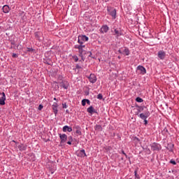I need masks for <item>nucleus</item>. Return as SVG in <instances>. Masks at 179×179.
<instances>
[{
    "label": "nucleus",
    "mask_w": 179,
    "mask_h": 179,
    "mask_svg": "<svg viewBox=\"0 0 179 179\" xmlns=\"http://www.w3.org/2000/svg\"><path fill=\"white\" fill-rule=\"evenodd\" d=\"M135 142L136 143H138L139 142V138L135 137Z\"/></svg>",
    "instance_id": "43"
},
{
    "label": "nucleus",
    "mask_w": 179,
    "mask_h": 179,
    "mask_svg": "<svg viewBox=\"0 0 179 179\" xmlns=\"http://www.w3.org/2000/svg\"><path fill=\"white\" fill-rule=\"evenodd\" d=\"M87 90H88V92H90V88L89 87H86Z\"/></svg>",
    "instance_id": "47"
},
{
    "label": "nucleus",
    "mask_w": 179,
    "mask_h": 179,
    "mask_svg": "<svg viewBox=\"0 0 179 179\" xmlns=\"http://www.w3.org/2000/svg\"><path fill=\"white\" fill-rule=\"evenodd\" d=\"M41 36H43V33L40 31H36L34 33V37L36 40H38V41H41Z\"/></svg>",
    "instance_id": "12"
},
{
    "label": "nucleus",
    "mask_w": 179,
    "mask_h": 179,
    "mask_svg": "<svg viewBox=\"0 0 179 179\" xmlns=\"http://www.w3.org/2000/svg\"><path fill=\"white\" fill-rule=\"evenodd\" d=\"M146 152H147V153H150V150H147Z\"/></svg>",
    "instance_id": "51"
},
{
    "label": "nucleus",
    "mask_w": 179,
    "mask_h": 179,
    "mask_svg": "<svg viewBox=\"0 0 179 179\" xmlns=\"http://www.w3.org/2000/svg\"><path fill=\"white\" fill-rule=\"evenodd\" d=\"M13 142H14L15 143H16V141H15V140H13Z\"/></svg>",
    "instance_id": "55"
},
{
    "label": "nucleus",
    "mask_w": 179,
    "mask_h": 179,
    "mask_svg": "<svg viewBox=\"0 0 179 179\" xmlns=\"http://www.w3.org/2000/svg\"><path fill=\"white\" fill-rule=\"evenodd\" d=\"M78 72H79V70L78 71Z\"/></svg>",
    "instance_id": "58"
},
{
    "label": "nucleus",
    "mask_w": 179,
    "mask_h": 179,
    "mask_svg": "<svg viewBox=\"0 0 179 179\" xmlns=\"http://www.w3.org/2000/svg\"><path fill=\"white\" fill-rule=\"evenodd\" d=\"M107 11L113 19H115L117 17V10L113 7H107Z\"/></svg>",
    "instance_id": "1"
},
{
    "label": "nucleus",
    "mask_w": 179,
    "mask_h": 179,
    "mask_svg": "<svg viewBox=\"0 0 179 179\" xmlns=\"http://www.w3.org/2000/svg\"><path fill=\"white\" fill-rule=\"evenodd\" d=\"M73 59H74L75 62H78V61H79V58L76 55L73 56Z\"/></svg>",
    "instance_id": "31"
},
{
    "label": "nucleus",
    "mask_w": 179,
    "mask_h": 179,
    "mask_svg": "<svg viewBox=\"0 0 179 179\" xmlns=\"http://www.w3.org/2000/svg\"><path fill=\"white\" fill-rule=\"evenodd\" d=\"M170 163H171V164H174V165L177 164V163L176 162V161H174L173 159H171V160L170 161Z\"/></svg>",
    "instance_id": "37"
},
{
    "label": "nucleus",
    "mask_w": 179,
    "mask_h": 179,
    "mask_svg": "<svg viewBox=\"0 0 179 179\" xmlns=\"http://www.w3.org/2000/svg\"><path fill=\"white\" fill-rule=\"evenodd\" d=\"M59 136L60 138V143H65L68 139V136L65 134H59Z\"/></svg>",
    "instance_id": "8"
},
{
    "label": "nucleus",
    "mask_w": 179,
    "mask_h": 179,
    "mask_svg": "<svg viewBox=\"0 0 179 179\" xmlns=\"http://www.w3.org/2000/svg\"><path fill=\"white\" fill-rule=\"evenodd\" d=\"M101 33H107L108 31V26L104 25L101 28Z\"/></svg>",
    "instance_id": "21"
},
{
    "label": "nucleus",
    "mask_w": 179,
    "mask_h": 179,
    "mask_svg": "<svg viewBox=\"0 0 179 179\" xmlns=\"http://www.w3.org/2000/svg\"><path fill=\"white\" fill-rule=\"evenodd\" d=\"M136 73H141V75H145L146 73V69L143 66H138L136 69Z\"/></svg>",
    "instance_id": "6"
},
{
    "label": "nucleus",
    "mask_w": 179,
    "mask_h": 179,
    "mask_svg": "<svg viewBox=\"0 0 179 179\" xmlns=\"http://www.w3.org/2000/svg\"><path fill=\"white\" fill-rule=\"evenodd\" d=\"M85 96H89V94H90V91L87 90H86L85 91Z\"/></svg>",
    "instance_id": "36"
},
{
    "label": "nucleus",
    "mask_w": 179,
    "mask_h": 179,
    "mask_svg": "<svg viewBox=\"0 0 179 179\" xmlns=\"http://www.w3.org/2000/svg\"><path fill=\"white\" fill-rule=\"evenodd\" d=\"M67 144H68V145H72V141H69L67 142Z\"/></svg>",
    "instance_id": "46"
},
{
    "label": "nucleus",
    "mask_w": 179,
    "mask_h": 179,
    "mask_svg": "<svg viewBox=\"0 0 179 179\" xmlns=\"http://www.w3.org/2000/svg\"><path fill=\"white\" fill-rule=\"evenodd\" d=\"M10 10V8H9V6L5 5V6H3V13H9Z\"/></svg>",
    "instance_id": "19"
},
{
    "label": "nucleus",
    "mask_w": 179,
    "mask_h": 179,
    "mask_svg": "<svg viewBox=\"0 0 179 179\" xmlns=\"http://www.w3.org/2000/svg\"><path fill=\"white\" fill-rule=\"evenodd\" d=\"M115 34L117 36V37H120V36H122V33H121V31H120L117 29H115Z\"/></svg>",
    "instance_id": "24"
},
{
    "label": "nucleus",
    "mask_w": 179,
    "mask_h": 179,
    "mask_svg": "<svg viewBox=\"0 0 179 179\" xmlns=\"http://www.w3.org/2000/svg\"><path fill=\"white\" fill-rule=\"evenodd\" d=\"M6 100V96L5 92H0V106H5V101Z\"/></svg>",
    "instance_id": "5"
},
{
    "label": "nucleus",
    "mask_w": 179,
    "mask_h": 179,
    "mask_svg": "<svg viewBox=\"0 0 179 179\" xmlns=\"http://www.w3.org/2000/svg\"><path fill=\"white\" fill-rule=\"evenodd\" d=\"M85 103H87V104H88V106H90V100L85 99Z\"/></svg>",
    "instance_id": "39"
},
{
    "label": "nucleus",
    "mask_w": 179,
    "mask_h": 179,
    "mask_svg": "<svg viewBox=\"0 0 179 179\" xmlns=\"http://www.w3.org/2000/svg\"><path fill=\"white\" fill-rule=\"evenodd\" d=\"M17 148H18L19 150H20V152H23V150H26V149H27V145H26L23 143H21L17 145Z\"/></svg>",
    "instance_id": "17"
},
{
    "label": "nucleus",
    "mask_w": 179,
    "mask_h": 179,
    "mask_svg": "<svg viewBox=\"0 0 179 179\" xmlns=\"http://www.w3.org/2000/svg\"><path fill=\"white\" fill-rule=\"evenodd\" d=\"M88 79L90 82V83H96L97 82V77H96V75L91 73L90 76L88 77Z\"/></svg>",
    "instance_id": "10"
},
{
    "label": "nucleus",
    "mask_w": 179,
    "mask_h": 179,
    "mask_svg": "<svg viewBox=\"0 0 179 179\" xmlns=\"http://www.w3.org/2000/svg\"><path fill=\"white\" fill-rule=\"evenodd\" d=\"M87 54H90V55H88V57H90V58L94 59V57L92 56V52L88 51V52H87Z\"/></svg>",
    "instance_id": "33"
},
{
    "label": "nucleus",
    "mask_w": 179,
    "mask_h": 179,
    "mask_svg": "<svg viewBox=\"0 0 179 179\" xmlns=\"http://www.w3.org/2000/svg\"><path fill=\"white\" fill-rule=\"evenodd\" d=\"M68 139L70 142H72L73 141V137H72V136H70L68 137Z\"/></svg>",
    "instance_id": "35"
},
{
    "label": "nucleus",
    "mask_w": 179,
    "mask_h": 179,
    "mask_svg": "<svg viewBox=\"0 0 179 179\" xmlns=\"http://www.w3.org/2000/svg\"><path fill=\"white\" fill-rule=\"evenodd\" d=\"M86 47V45H83V44H80V45H76L75 46H74V48H85Z\"/></svg>",
    "instance_id": "25"
},
{
    "label": "nucleus",
    "mask_w": 179,
    "mask_h": 179,
    "mask_svg": "<svg viewBox=\"0 0 179 179\" xmlns=\"http://www.w3.org/2000/svg\"><path fill=\"white\" fill-rule=\"evenodd\" d=\"M44 62L45 64H47V65H52V62L50 59H45Z\"/></svg>",
    "instance_id": "26"
},
{
    "label": "nucleus",
    "mask_w": 179,
    "mask_h": 179,
    "mask_svg": "<svg viewBox=\"0 0 179 179\" xmlns=\"http://www.w3.org/2000/svg\"><path fill=\"white\" fill-rule=\"evenodd\" d=\"M158 58H159V59H164V58H166V52H164V50H159L158 52Z\"/></svg>",
    "instance_id": "11"
},
{
    "label": "nucleus",
    "mask_w": 179,
    "mask_h": 179,
    "mask_svg": "<svg viewBox=\"0 0 179 179\" xmlns=\"http://www.w3.org/2000/svg\"><path fill=\"white\" fill-rule=\"evenodd\" d=\"M52 110H53L55 115L58 114V104L56 102H55L52 106Z\"/></svg>",
    "instance_id": "13"
},
{
    "label": "nucleus",
    "mask_w": 179,
    "mask_h": 179,
    "mask_svg": "<svg viewBox=\"0 0 179 179\" xmlns=\"http://www.w3.org/2000/svg\"><path fill=\"white\" fill-rule=\"evenodd\" d=\"M138 117L141 118V120H147L148 117H150V112L146 111L144 113H141Z\"/></svg>",
    "instance_id": "9"
},
{
    "label": "nucleus",
    "mask_w": 179,
    "mask_h": 179,
    "mask_svg": "<svg viewBox=\"0 0 179 179\" xmlns=\"http://www.w3.org/2000/svg\"><path fill=\"white\" fill-rule=\"evenodd\" d=\"M76 48L78 50L80 57H83V55H86L87 52H86V50H85L83 48Z\"/></svg>",
    "instance_id": "14"
},
{
    "label": "nucleus",
    "mask_w": 179,
    "mask_h": 179,
    "mask_svg": "<svg viewBox=\"0 0 179 179\" xmlns=\"http://www.w3.org/2000/svg\"><path fill=\"white\" fill-rule=\"evenodd\" d=\"M51 174H54V171L50 170Z\"/></svg>",
    "instance_id": "49"
},
{
    "label": "nucleus",
    "mask_w": 179,
    "mask_h": 179,
    "mask_svg": "<svg viewBox=\"0 0 179 179\" xmlns=\"http://www.w3.org/2000/svg\"><path fill=\"white\" fill-rule=\"evenodd\" d=\"M54 100H55V101H58V99H57V98H54Z\"/></svg>",
    "instance_id": "52"
},
{
    "label": "nucleus",
    "mask_w": 179,
    "mask_h": 179,
    "mask_svg": "<svg viewBox=\"0 0 179 179\" xmlns=\"http://www.w3.org/2000/svg\"><path fill=\"white\" fill-rule=\"evenodd\" d=\"M43 108H44V106L41 104H40L38 106V110H39V111H41L43 110Z\"/></svg>",
    "instance_id": "34"
},
{
    "label": "nucleus",
    "mask_w": 179,
    "mask_h": 179,
    "mask_svg": "<svg viewBox=\"0 0 179 179\" xmlns=\"http://www.w3.org/2000/svg\"><path fill=\"white\" fill-rule=\"evenodd\" d=\"M81 104H82V106H83V107H85V106H86V99H84L81 101Z\"/></svg>",
    "instance_id": "29"
},
{
    "label": "nucleus",
    "mask_w": 179,
    "mask_h": 179,
    "mask_svg": "<svg viewBox=\"0 0 179 179\" xmlns=\"http://www.w3.org/2000/svg\"><path fill=\"white\" fill-rule=\"evenodd\" d=\"M138 33L139 36H141V31H139V30H138Z\"/></svg>",
    "instance_id": "50"
},
{
    "label": "nucleus",
    "mask_w": 179,
    "mask_h": 179,
    "mask_svg": "<svg viewBox=\"0 0 179 179\" xmlns=\"http://www.w3.org/2000/svg\"><path fill=\"white\" fill-rule=\"evenodd\" d=\"M68 106H66V103H62V108H66Z\"/></svg>",
    "instance_id": "41"
},
{
    "label": "nucleus",
    "mask_w": 179,
    "mask_h": 179,
    "mask_svg": "<svg viewBox=\"0 0 179 179\" xmlns=\"http://www.w3.org/2000/svg\"><path fill=\"white\" fill-rule=\"evenodd\" d=\"M57 87H58V89H59V85H57Z\"/></svg>",
    "instance_id": "57"
},
{
    "label": "nucleus",
    "mask_w": 179,
    "mask_h": 179,
    "mask_svg": "<svg viewBox=\"0 0 179 179\" xmlns=\"http://www.w3.org/2000/svg\"><path fill=\"white\" fill-rule=\"evenodd\" d=\"M135 107L137 108V113L136 115L139 114V113H142L143 111V107L138 106V104H135Z\"/></svg>",
    "instance_id": "22"
},
{
    "label": "nucleus",
    "mask_w": 179,
    "mask_h": 179,
    "mask_svg": "<svg viewBox=\"0 0 179 179\" xmlns=\"http://www.w3.org/2000/svg\"><path fill=\"white\" fill-rule=\"evenodd\" d=\"M10 43H11V45H15V44H16V43H15V41H11Z\"/></svg>",
    "instance_id": "44"
},
{
    "label": "nucleus",
    "mask_w": 179,
    "mask_h": 179,
    "mask_svg": "<svg viewBox=\"0 0 179 179\" xmlns=\"http://www.w3.org/2000/svg\"><path fill=\"white\" fill-rule=\"evenodd\" d=\"M105 1V2H108V0H104Z\"/></svg>",
    "instance_id": "54"
},
{
    "label": "nucleus",
    "mask_w": 179,
    "mask_h": 179,
    "mask_svg": "<svg viewBox=\"0 0 179 179\" xmlns=\"http://www.w3.org/2000/svg\"><path fill=\"white\" fill-rule=\"evenodd\" d=\"M12 57H13V58H17V54L13 53V54L12 55Z\"/></svg>",
    "instance_id": "40"
},
{
    "label": "nucleus",
    "mask_w": 179,
    "mask_h": 179,
    "mask_svg": "<svg viewBox=\"0 0 179 179\" xmlns=\"http://www.w3.org/2000/svg\"><path fill=\"white\" fill-rule=\"evenodd\" d=\"M94 128L95 131H99V132L103 131V127L100 124H96Z\"/></svg>",
    "instance_id": "23"
},
{
    "label": "nucleus",
    "mask_w": 179,
    "mask_h": 179,
    "mask_svg": "<svg viewBox=\"0 0 179 179\" xmlns=\"http://www.w3.org/2000/svg\"><path fill=\"white\" fill-rule=\"evenodd\" d=\"M85 55H83V56H80V57H81V59L83 60V62L85 61Z\"/></svg>",
    "instance_id": "42"
},
{
    "label": "nucleus",
    "mask_w": 179,
    "mask_h": 179,
    "mask_svg": "<svg viewBox=\"0 0 179 179\" xmlns=\"http://www.w3.org/2000/svg\"><path fill=\"white\" fill-rule=\"evenodd\" d=\"M60 87H62L65 90H68V87H69V83L66 80H62L58 83Z\"/></svg>",
    "instance_id": "3"
},
{
    "label": "nucleus",
    "mask_w": 179,
    "mask_h": 179,
    "mask_svg": "<svg viewBox=\"0 0 179 179\" xmlns=\"http://www.w3.org/2000/svg\"><path fill=\"white\" fill-rule=\"evenodd\" d=\"M78 156H80V157H86L87 155H86L85 150H81L79 152Z\"/></svg>",
    "instance_id": "20"
},
{
    "label": "nucleus",
    "mask_w": 179,
    "mask_h": 179,
    "mask_svg": "<svg viewBox=\"0 0 179 179\" xmlns=\"http://www.w3.org/2000/svg\"><path fill=\"white\" fill-rule=\"evenodd\" d=\"M27 50L28 52H33V51H34V49H33V48H27Z\"/></svg>",
    "instance_id": "30"
},
{
    "label": "nucleus",
    "mask_w": 179,
    "mask_h": 179,
    "mask_svg": "<svg viewBox=\"0 0 179 179\" xmlns=\"http://www.w3.org/2000/svg\"><path fill=\"white\" fill-rule=\"evenodd\" d=\"M76 69L79 70V69H83L82 66H79V64H76V69L75 71H76Z\"/></svg>",
    "instance_id": "32"
},
{
    "label": "nucleus",
    "mask_w": 179,
    "mask_h": 179,
    "mask_svg": "<svg viewBox=\"0 0 179 179\" xmlns=\"http://www.w3.org/2000/svg\"><path fill=\"white\" fill-rule=\"evenodd\" d=\"M143 120H144V125H148V120L146 119Z\"/></svg>",
    "instance_id": "45"
},
{
    "label": "nucleus",
    "mask_w": 179,
    "mask_h": 179,
    "mask_svg": "<svg viewBox=\"0 0 179 179\" xmlns=\"http://www.w3.org/2000/svg\"><path fill=\"white\" fill-rule=\"evenodd\" d=\"M73 129L76 131L77 135H82V127H80V126L75 124Z\"/></svg>",
    "instance_id": "7"
},
{
    "label": "nucleus",
    "mask_w": 179,
    "mask_h": 179,
    "mask_svg": "<svg viewBox=\"0 0 179 179\" xmlns=\"http://www.w3.org/2000/svg\"><path fill=\"white\" fill-rule=\"evenodd\" d=\"M62 131H63V132H66V131L72 132V127L66 125V126L63 127Z\"/></svg>",
    "instance_id": "18"
},
{
    "label": "nucleus",
    "mask_w": 179,
    "mask_h": 179,
    "mask_svg": "<svg viewBox=\"0 0 179 179\" xmlns=\"http://www.w3.org/2000/svg\"><path fill=\"white\" fill-rule=\"evenodd\" d=\"M87 111L90 114H97V110H96L92 106L87 109Z\"/></svg>",
    "instance_id": "16"
},
{
    "label": "nucleus",
    "mask_w": 179,
    "mask_h": 179,
    "mask_svg": "<svg viewBox=\"0 0 179 179\" xmlns=\"http://www.w3.org/2000/svg\"><path fill=\"white\" fill-rule=\"evenodd\" d=\"M151 150H153L154 152L162 150V145L159 143H154L151 145Z\"/></svg>",
    "instance_id": "4"
},
{
    "label": "nucleus",
    "mask_w": 179,
    "mask_h": 179,
    "mask_svg": "<svg viewBox=\"0 0 179 179\" xmlns=\"http://www.w3.org/2000/svg\"><path fill=\"white\" fill-rule=\"evenodd\" d=\"M122 153L124 155V156H127V154H125V152H124V150H122Z\"/></svg>",
    "instance_id": "48"
},
{
    "label": "nucleus",
    "mask_w": 179,
    "mask_h": 179,
    "mask_svg": "<svg viewBox=\"0 0 179 179\" xmlns=\"http://www.w3.org/2000/svg\"><path fill=\"white\" fill-rule=\"evenodd\" d=\"M78 38V44H84L85 41H89V37H87L86 35H79Z\"/></svg>",
    "instance_id": "2"
},
{
    "label": "nucleus",
    "mask_w": 179,
    "mask_h": 179,
    "mask_svg": "<svg viewBox=\"0 0 179 179\" xmlns=\"http://www.w3.org/2000/svg\"><path fill=\"white\" fill-rule=\"evenodd\" d=\"M135 178H137V179L141 178V176H139V175H138V173H136V172H135Z\"/></svg>",
    "instance_id": "38"
},
{
    "label": "nucleus",
    "mask_w": 179,
    "mask_h": 179,
    "mask_svg": "<svg viewBox=\"0 0 179 179\" xmlns=\"http://www.w3.org/2000/svg\"><path fill=\"white\" fill-rule=\"evenodd\" d=\"M97 99H98L99 100H103V94H99L97 95Z\"/></svg>",
    "instance_id": "28"
},
{
    "label": "nucleus",
    "mask_w": 179,
    "mask_h": 179,
    "mask_svg": "<svg viewBox=\"0 0 179 179\" xmlns=\"http://www.w3.org/2000/svg\"><path fill=\"white\" fill-rule=\"evenodd\" d=\"M66 113H69V110H66Z\"/></svg>",
    "instance_id": "53"
},
{
    "label": "nucleus",
    "mask_w": 179,
    "mask_h": 179,
    "mask_svg": "<svg viewBox=\"0 0 179 179\" xmlns=\"http://www.w3.org/2000/svg\"><path fill=\"white\" fill-rule=\"evenodd\" d=\"M80 62H83V60L81 59V60H80Z\"/></svg>",
    "instance_id": "56"
},
{
    "label": "nucleus",
    "mask_w": 179,
    "mask_h": 179,
    "mask_svg": "<svg viewBox=\"0 0 179 179\" xmlns=\"http://www.w3.org/2000/svg\"><path fill=\"white\" fill-rule=\"evenodd\" d=\"M120 54H125V55H129V49L124 48V49L119 50Z\"/></svg>",
    "instance_id": "15"
},
{
    "label": "nucleus",
    "mask_w": 179,
    "mask_h": 179,
    "mask_svg": "<svg viewBox=\"0 0 179 179\" xmlns=\"http://www.w3.org/2000/svg\"><path fill=\"white\" fill-rule=\"evenodd\" d=\"M136 101L137 103H143V99L139 96L136 98Z\"/></svg>",
    "instance_id": "27"
}]
</instances>
